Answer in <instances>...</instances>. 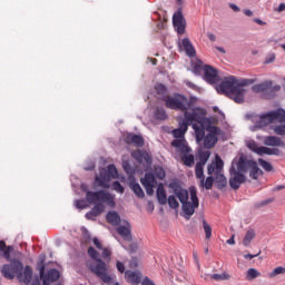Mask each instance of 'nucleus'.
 Here are the masks:
<instances>
[{"mask_svg":"<svg viewBox=\"0 0 285 285\" xmlns=\"http://www.w3.org/2000/svg\"><path fill=\"white\" fill-rule=\"evenodd\" d=\"M8 246L6 245L4 240H0V253H2V250H6Z\"/></svg>","mask_w":285,"mask_h":285,"instance_id":"nucleus-57","label":"nucleus"},{"mask_svg":"<svg viewBox=\"0 0 285 285\" xmlns=\"http://www.w3.org/2000/svg\"><path fill=\"white\" fill-rule=\"evenodd\" d=\"M76 206H77V208H80L81 210H83V208H86V202L85 200H77Z\"/></svg>","mask_w":285,"mask_h":285,"instance_id":"nucleus-51","label":"nucleus"},{"mask_svg":"<svg viewBox=\"0 0 285 285\" xmlns=\"http://www.w3.org/2000/svg\"><path fill=\"white\" fill-rule=\"evenodd\" d=\"M204 70V79L207 83H218L219 82V73L217 69L213 68L212 66L205 65L203 67Z\"/></svg>","mask_w":285,"mask_h":285,"instance_id":"nucleus-14","label":"nucleus"},{"mask_svg":"<svg viewBox=\"0 0 285 285\" xmlns=\"http://www.w3.org/2000/svg\"><path fill=\"white\" fill-rule=\"evenodd\" d=\"M223 170L224 160H222V157L216 156V161L208 165L207 173L208 175H215V181L219 190H222V188H226V184H228V180L226 179V176H224Z\"/></svg>","mask_w":285,"mask_h":285,"instance_id":"nucleus-8","label":"nucleus"},{"mask_svg":"<svg viewBox=\"0 0 285 285\" xmlns=\"http://www.w3.org/2000/svg\"><path fill=\"white\" fill-rule=\"evenodd\" d=\"M285 268L282 266H278L273 269V272L269 274V277H277V275H284Z\"/></svg>","mask_w":285,"mask_h":285,"instance_id":"nucleus-42","label":"nucleus"},{"mask_svg":"<svg viewBox=\"0 0 285 285\" xmlns=\"http://www.w3.org/2000/svg\"><path fill=\"white\" fill-rule=\"evenodd\" d=\"M203 228L205 230L206 239H210V237H213V227H210L206 220H203Z\"/></svg>","mask_w":285,"mask_h":285,"instance_id":"nucleus-36","label":"nucleus"},{"mask_svg":"<svg viewBox=\"0 0 285 285\" xmlns=\"http://www.w3.org/2000/svg\"><path fill=\"white\" fill-rule=\"evenodd\" d=\"M257 277H262V273H259V271L255 268L247 269L246 279L248 282H253V279H257Z\"/></svg>","mask_w":285,"mask_h":285,"instance_id":"nucleus-31","label":"nucleus"},{"mask_svg":"<svg viewBox=\"0 0 285 285\" xmlns=\"http://www.w3.org/2000/svg\"><path fill=\"white\" fill-rule=\"evenodd\" d=\"M140 184L144 186L147 195H155V188H157V178L155 174L147 173L144 178L140 179Z\"/></svg>","mask_w":285,"mask_h":285,"instance_id":"nucleus-13","label":"nucleus"},{"mask_svg":"<svg viewBox=\"0 0 285 285\" xmlns=\"http://www.w3.org/2000/svg\"><path fill=\"white\" fill-rule=\"evenodd\" d=\"M154 173L158 179H165L166 171L161 167H155Z\"/></svg>","mask_w":285,"mask_h":285,"instance_id":"nucleus-39","label":"nucleus"},{"mask_svg":"<svg viewBox=\"0 0 285 285\" xmlns=\"http://www.w3.org/2000/svg\"><path fill=\"white\" fill-rule=\"evenodd\" d=\"M206 124V111L202 108H194L191 112H185V117L179 121V127L173 130L175 139L171 141L173 148H177L181 155H189L190 147L186 141V132H188V126H191L196 135V141L199 144L204 141Z\"/></svg>","mask_w":285,"mask_h":285,"instance_id":"nucleus-1","label":"nucleus"},{"mask_svg":"<svg viewBox=\"0 0 285 285\" xmlns=\"http://www.w3.org/2000/svg\"><path fill=\"white\" fill-rule=\"evenodd\" d=\"M244 14H246V17H253V11H250V9H245Z\"/></svg>","mask_w":285,"mask_h":285,"instance_id":"nucleus-62","label":"nucleus"},{"mask_svg":"<svg viewBox=\"0 0 285 285\" xmlns=\"http://www.w3.org/2000/svg\"><path fill=\"white\" fill-rule=\"evenodd\" d=\"M43 262V259L38 262L37 269L39 271L40 279H42V285H50V283L59 279L60 274L56 268L49 269L46 274V264Z\"/></svg>","mask_w":285,"mask_h":285,"instance_id":"nucleus-12","label":"nucleus"},{"mask_svg":"<svg viewBox=\"0 0 285 285\" xmlns=\"http://www.w3.org/2000/svg\"><path fill=\"white\" fill-rule=\"evenodd\" d=\"M229 8H232L234 12H239L240 10L239 7H237V4H233V3L229 4Z\"/></svg>","mask_w":285,"mask_h":285,"instance_id":"nucleus-59","label":"nucleus"},{"mask_svg":"<svg viewBox=\"0 0 285 285\" xmlns=\"http://www.w3.org/2000/svg\"><path fill=\"white\" fill-rule=\"evenodd\" d=\"M156 90L159 95H164V92H166V86L164 85H158L156 86Z\"/></svg>","mask_w":285,"mask_h":285,"instance_id":"nucleus-50","label":"nucleus"},{"mask_svg":"<svg viewBox=\"0 0 285 285\" xmlns=\"http://www.w3.org/2000/svg\"><path fill=\"white\" fill-rule=\"evenodd\" d=\"M245 259H254V257H257V255H253V254H246Z\"/></svg>","mask_w":285,"mask_h":285,"instance_id":"nucleus-63","label":"nucleus"},{"mask_svg":"<svg viewBox=\"0 0 285 285\" xmlns=\"http://www.w3.org/2000/svg\"><path fill=\"white\" fill-rule=\"evenodd\" d=\"M134 159H136V161H138V164H150L151 159H150V155H148V153L138 149L136 151H134L132 154Z\"/></svg>","mask_w":285,"mask_h":285,"instance_id":"nucleus-23","label":"nucleus"},{"mask_svg":"<svg viewBox=\"0 0 285 285\" xmlns=\"http://www.w3.org/2000/svg\"><path fill=\"white\" fill-rule=\"evenodd\" d=\"M258 164L259 166L266 171V173H272L273 170V165H271V163L259 158L258 159Z\"/></svg>","mask_w":285,"mask_h":285,"instance_id":"nucleus-35","label":"nucleus"},{"mask_svg":"<svg viewBox=\"0 0 285 285\" xmlns=\"http://www.w3.org/2000/svg\"><path fill=\"white\" fill-rule=\"evenodd\" d=\"M174 193L183 206V213L185 214L186 219H190V217L195 215V208H199V198L197 197V189L191 188L189 190L191 203L188 202V190L184 188H176Z\"/></svg>","mask_w":285,"mask_h":285,"instance_id":"nucleus-7","label":"nucleus"},{"mask_svg":"<svg viewBox=\"0 0 285 285\" xmlns=\"http://www.w3.org/2000/svg\"><path fill=\"white\" fill-rule=\"evenodd\" d=\"M196 178L199 179V187L205 188V190H213V184H215V178L213 176H209L206 178L204 176V171H202V175H198L197 171H195Z\"/></svg>","mask_w":285,"mask_h":285,"instance_id":"nucleus-18","label":"nucleus"},{"mask_svg":"<svg viewBox=\"0 0 285 285\" xmlns=\"http://www.w3.org/2000/svg\"><path fill=\"white\" fill-rule=\"evenodd\" d=\"M94 245L96 246V248L101 250V242H99V238H94Z\"/></svg>","mask_w":285,"mask_h":285,"instance_id":"nucleus-53","label":"nucleus"},{"mask_svg":"<svg viewBox=\"0 0 285 285\" xmlns=\"http://www.w3.org/2000/svg\"><path fill=\"white\" fill-rule=\"evenodd\" d=\"M112 189L116 190V193H124V186H121V183H119V180L112 183Z\"/></svg>","mask_w":285,"mask_h":285,"instance_id":"nucleus-43","label":"nucleus"},{"mask_svg":"<svg viewBox=\"0 0 285 285\" xmlns=\"http://www.w3.org/2000/svg\"><path fill=\"white\" fill-rule=\"evenodd\" d=\"M238 168L240 170H244L245 174L249 170V177L250 179H259L264 173L262 169H259V166L257 165V161L255 160H248L246 157L240 156L239 157V165Z\"/></svg>","mask_w":285,"mask_h":285,"instance_id":"nucleus-11","label":"nucleus"},{"mask_svg":"<svg viewBox=\"0 0 285 285\" xmlns=\"http://www.w3.org/2000/svg\"><path fill=\"white\" fill-rule=\"evenodd\" d=\"M256 155H259L261 157L264 155H275L276 157H279L282 151L277 148L258 147Z\"/></svg>","mask_w":285,"mask_h":285,"instance_id":"nucleus-25","label":"nucleus"},{"mask_svg":"<svg viewBox=\"0 0 285 285\" xmlns=\"http://www.w3.org/2000/svg\"><path fill=\"white\" fill-rule=\"evenodd\" d=\"M1 274L6 279H19V282H22V284L30 285V282H32V267L30 265H27L23 268V263H21L19 259H13L10 262V264H6L2 266Z\"/></svg>","mask_w":285,"mask_h":285,"instance_id":"nucleus-4","label":"nucleus"},{"mask_svg":"<svg viewBox=\"0 0 285 285\" xmlns=\"http://www.w3.org/2000/svg\"><path fill=\"white\" fill-rule=\"evenodd\" d=\"M131 189L135 193L136 197H139V199H144V197H146V194H144V189H141V186L138 183H134L131 185Z\"/></svg>","mask_w":285,"mask_h":285,"instance_id":"nucleus-33","label":"nucleus"},{"mask_svg":"<svg viewBox=\"0 0 285 285\" xmlns=\"http://www.w3.org/2000/svg\"><path fill=\"white\" fill-rule=\"evenodd\" d=\"M181 161L188 168H193V166L195 165V155H193V154H189V155L188 154H183Z\"/></svg>","mask_w":285,"mask_h":285,"instance_id":"nucleus-29","label":"nucleus"},{"mask_svg":"<svg viewBox=\"0 0 285 285\" xmlns=\"http://www.w3.org/2000/svg\"><path fill=\"white\" fill-rule=\"evenodd\" d=\"M247 148H249V150H252L253 153L257 154V150L259 149V145H257V142L254 140H250L249 142H247Z\"/></svg>","mask_w":285,"mask_h":285,"instance_id":"nucleus-44","label":"nucleus"},{"mask_svg":"<svg viewBox=\"0 0 285 285\" xmlns=\"http://www.w3.org/2000/svg\"><path fill=\"white\" fill-rule=\"evenodd\" d=\"M96 183L98 186H100V188H110V184H108L106 179L100 178L99 176H96Z\"/></svg>","mask_w":285,"mask_h":285,"instance_id":"nucleus-40","label":"nucleus"},{"mask_svg":"<svg viewBox=\"0 0 285 285\" xmlns=\"http://www.w3.org/2000/svg\"><path fill=\"white\" fill-rule=\"evenodd\" d=\"M173 23L178 35H184V32H186V19H184L181 11L174 13Z\"/></svg>","mask_w":285,"mask_h":285,"instance_id":"nucleus-16","label":"nucleus"},{"mask_svg":"<svg viewBox=\"0 0 285 285\" xmlns=\"http://www.w3.org/2000/svg\"><path fill=\"white\" fill-rule=\"evenodd\" d=\"M168 206L171 207L174 210L179 207V202H177V198L171 195L168 197Z\"/></svg>","mask_w":285,"mask_h":285,"instance_id":"nucleus-38","label":"nucleus"},{"mask_svg":"<svg viewBox=\"0 0 285 285\" xmlns=\"http://www.w3.org/2000/svg\"><path fill=\"white\" fill-rule=\"evenodd\" d=\"M86 200L88 204H95L92 209L86 214L87 219L95 220L99 215H101L106 210V204L109 208H115V195L106 191V190H98V191H90L87 190L86 193Z\"/></svg>","mask_w":285,"mask_h":285,"instance_id":"nucleus-3","label":"nucleus"},{"mask_svg":"<svg viewBox=\"0 0 285 285\" xmlns=\"http://www.w3.org/2000/svg\"><path fill=\"white\" fill-rule=\"evenodd\" d=\"M254 23H257L258 26H266V22L262 21L259 18H255Z\"/></svg>","mask_w":285,"mask_h":285,"instance_id":"nucleus-58","label":"nucleus"},{"mask_svg":"<svg viewBox=\"0 0 285 285\" xmlns=\"http://www.w3.org/2000/svg\"><path fill=\"white\" fill-rule=\"evenodd\" d=\"M125 144L137 146V148H144V137L137 134H128L125 137Z\"/></svg>","mask_w":285,"mask_h":285,"instance_id":"nucleus-20","label":"nucleus"},{"mask_svg":"<svg viewBox=\"0 0 285 285\" xmlns=\"http://www.w3.org/2000/svg\"><path fill=\"white\" fill-rule=\"evenodd\" d=\"M273 87V81H265L252 87L253 92H266L269 88Z\"/></svg>","mask_w":285,"mask_h":285,"instance_id":"nucleus-28","label":"nucleus"},{"mask_svg":"<svg viewBox=\"0 0 285 285\" xmlns=\"http://www.w3.org/2000/svg\"><path fill=\"white\" fill-rule=\"evenodd\" d=\"M207 37L209 41H217V36H215V33H207Z\"/></svg>","mask_w":285,"mask_h":285,"instance_id":"nucleus-56","label":"nucleus"},{"mask_svg":"<svg viewBox=\"0 0 285 285\" xmlns=\"http://www.w3.org/2000/svg\"><path fill=\"white\" fill-rule=\"evenodd\" d=\"M250 83H255V80H237L235 76H229L217 87V92H219V95H226V97H229L235 104H244V98L246 97V89H244V87L250 86Z\"/></svg>","mask_w":285,"mask_h":285,"instance_id":"nucleus-2","label":"nucleus"},{"mask_svg":"<svg viewBox=\"0 0 285 285\" xmlns=\"http://www.w3.org/2000/svg\"><path fill=\"white\" fill-rule=\"evenodd\" d=\"M13 250L12 246H7L2 253H3V257L4 259H7L8 262H10V253Z\"/></svg>","mask_w":285,"mask_h":285,"instance_id":"nucleus-45","label":"nucleus"},{"mask_svg":"<svg viewBox=\"0 0 285 285\" xmlns=\"http://www.w3.org/2000/svg\"><path fill=\"white\" fill-rule=\"evenodd\" d=\"M164 101L166 108H169V110H179L180 112H184V117H186V112H193V110H195L197 98H188L181 94H174L171 96H166Z\"/></svg>","mask_w":285,"mask_h":285,"instance_id":"nucleus-6","label":"nucleus"},{"mask_svg":"<svg viewBox=\"0 0 285 285\" xmlns=\"http://www.w3.org/2000/svg\"><path fill=\"white\" fill-rule=\"evenodd\" d=\"M246 183V171L239 168V159L235 164H232L229 169V186L233 190H239L242 184Z\"/></svg>","mask_w":285,"mask_h":285,"instance_id":"nucleus-9","label":"nucleus"},{"mask_svg":"<svg viewBox=\"0 0 285 285\" xmlns=\"http://www.w3.org/2000/svg\"><path fill=\"white\" fill-rule=\"evenodd\" d=\"M89 257L94 261H88L86 263L87 268L94 274L97 275L104 284H111L112 277L108 274V264L104 259L99 258V252L95 247H89L87 250Z\"/></svg>","mask_w":285,"mask_h":285,"instance_id":"nucleus-5","label":"nucleus"},{"mask_svg":"<svg viewBox=\"0 0 285 285\" xmlns=\"http://www.w3.org/2000/svg\"><path fill=\"white\" fill-rule=\"evenodd\" d=\"M125 279L128 284L139 285L141 284V274L139 272L127 271L125 272Z\"/></svg>","mask_w":285,"mask_h":285,"instance_id":"nucleus-21","label":"nucleus"},{"mask_svg":"<svg viewBox=\"0 0 285 285\" xmlns=\"http://www.w3.org/2000/svg\"><path fill=\"white\" fill-rule=\"evenodd\" d=\"M156 197L160 206H166V204H168V198H166V189L164 188V184L158 185Z\"/></svg>","mask_w":285,"mask_h":285,"instance_id":"nucleus-24","label":"nucleus"},{"mask_svg":"<svg viewBox=\"0 0 285 285\" xmlns=\"http://www.w3.org/2000/svg\"><path fill=\"white\" fill-rule=\"evenodd\" d=\"M181 43L186 55L188 57H195L196 51H195V47H193V43L190 42V39L184 38Z\"/></svg>","mask_w":285,"mask_h":285,"instance_id":"nucleus-26","label":"nucleus"},{"mask_svg":"<svg viewBox=\"0 0 285 285\" xmlns=\"http://www.w3.org/2000/svg\"><path fill=\"white\" fill-rule=\"evenodd\" d=\"M154 117L158 121H165V119H168V114H166L164 108H157L154 112Z\"/></svg>","mask_w":285,"mask_h":285,"instance_id":"nucleus-32","label":"nucleus"},{"mask_svg":"<svg viewBox=\"0 0 285 285\" xmlns=\"http://www.w3.org/2000/svg\"><path fill=\"white\" fill-rule=\"evenodd\" d=\"M202 70H203V68H202V66H199V65H196V66L194 67V72H195V75H199V73L202 72Z\"/></svg>","mask_w":285,"mask_h":285,"instance_id":"nucleus-54","label":"nucleus"},{"mask_svg":"<svg viewBox=\"0 0 285 285\" xmlns=\"http://www.w3.org/2000/svg\"><path fill=\"white\" fill-rule=\"evenodd\" d=\"M117 233L120 235L121 238L126 239L127 242L132 240V234L130 233V223L126 222L125 225L118 226Z\"/></svg>","mask_w":285,"mask_h":285,"instance_id":"nucleus-22","label":"nucleus"},{"mask_svg":"<svg viewBox=\"0 0 285 285\" xmlns=\"http://www.w3.org/2000/svg\"><path fill=\"white\" fill-rule=\"evenodd\" d=\"M116 268L119 273H126V265H124V263L117 261L116 263Z\"/></svg>","mask_w":285,"mask_h":285,"instance_id":"nucleus-49","label":"nucleus"},{"mask_svg":"<svg viewBox=\"0 0 285 285\" xmlns=\"http://www.w3.org/2000/svg\"><path fill=\"white\" fill-rule=\"evenodd\" d=\"M275 61V55H269L268 58L266 59V63H273Z\"/></svg>","mask_w":285,"mask_h":285,"instance_id":"nucleus-55","label":"nucleus"},{"mask_svg":"<svg viewBox=\"0 0 285 285\" xmlns=\"http://www.w3.org/2000/svg\"><path fill=\"white\" fill-rule=\"evenodd\" d=\"M227 244H229V246H234V244H235V235H232V237L229 239H227Z\"/></svg>","mask_w":285,"mask_h":285,"instance_id":"nucleus-60","label":"nucleus"},{"mask_svg":"<svg viewBox=\"0 0 285 285\" xmlns=\"http://www.w3.org/2000/svg\"><path fill=\"white\" fill-rule=\"evenodd\" d=\"M107 173L111 176V179H117V177H119L117 167L115 165H108Z\"/></svg>","mask_w":285,"mask_h":285,"instance_id":"nucleus-37","label":"nucleus"},{"mask_svg":"<svg viewBox=\"0 0 285 285\" xmlns=\"http://www.w3.org/2000/svg\"><path fill=\"white\" fill-rule=\"evenodd\" d=\"M273 121L285 124V109L278 108L262 115L257 124L261 128H264V126H269Z\"/></svg>","mask_w":285,"mask_h":285,"instance_id":"nucleus-10","label":"nucleus"},{"mask_svg":"<svg viewBox=\"0 0 285 285\" xmlns=\"http://www.w3.org/2000/svg\"><path fill=\"white\" fill-rule=\"evenodd\" d=\"M285 10V3H281L277 8V12H284Z\"/></svg>","mask_w":285,"mask_h":285,"instance_id":"nucleus-61","label":"nucleus"},{"mask_svg":"<svg viewBox=\"0 0 285 285\" xmlns=\"http://www.w3.org/2000/svg\"><path fill=\"white\" fill-rule=\"evenodd\" d=\"M264 146L276 148H285V142L278 136H266L263 140Z\"/></svg>","mask_w":285,"mask_h":285,"instance_id":"nucleus-19","label":"nucleus"},{"mask_svg":"<svg viewBox=\"0 0 285 285\" xmlns=\"http://www.w3.org/2000/svg\"><path fill=\"white\" fill-rule=\"evenodd\" d=\"M274 132H275V135H278L279 137H284L285 136V125H277L276 127H274Z\"/></svg>","mask_w":285,"mask_h":285,"instance_id":"nucleus-41","label":"nucleus"},{"mask_svg":"<svg viewBox=\"0 0 285 285\" xmlns=\"http://www.w3.org/2000/svg\"><path fill=\"white\" fill-rule=\"evenodd\" d=\"M141 285H155V282H153L150 278L145 277L141 282Z\"/></svg>","mask_w":285,"mask_h":285,"instance_id":"nucleus-52","label":"nucleus"},{"mask_svg":"<svg viewBox=\"0 0 285 285\" xmlns=\"http://www.w3.org/2000/svg\"><path fill=\"white\" fill-rule=\"evenodd\" d=\"M186 86L188 87V88H195V83H193V82H190V81H186Z\"/></svg>","mask_w":285,"mask_h":285,"instance_id":"nucleus-64","label":"nucleus"},{"mask_svg":"<svg viewBox=\"0 0 285 285\" xmlns=\"http://www.w3.org/2000/svg\"><path fill=\"white\" fill-rule=\"evenodd\" d=\"M206 124H208V119L206 118V121L204 122V128H206ZM219 134H213V132H209V134H205L203 139H204V147L207 148V149H210V148H215V146H217V141H219Z\"/></svg>","mask_w":285,"mask_h":285,"instance_id":"nucleus-17","label":"nucleus"},{"mask_svg":"<svg viewBox=\"0 0 285 285\" xmlns=\"http://www.w3.org/2000/svg\"><path fill=\"white\" fill-rule=\"evenodd\" d=\"M253 239H255V229H249L247 230L244 239H243V246H250V242H253Z\"/></svg>","mask_w":285,"mask_h":285,"instance_id":"nucleus-30","label":"nucleus"},{"mask_svg":"<svg viewBox=\"0 0 285 285\" xmlns=\"http://www.w3.org/2000/svg\"><path fill=\"white\" fill-rule=\"evenodd\" d=\"M210 150H199L198 151V159L199 161L196 164L195 173H198V175L202 176V171H204V167L206 164H208V160L210 159Z\"/></svg>","mask_w":285,"mask_h":285,"instance_id":"nucleus-15","label":"nucleus"},{"mask_svg":"<svg viewBox=\"0 0 285 285\" xmlns=\"http://www.w3.org/2000/svg\"><path fill=\"white\" fill-rule=\"evenodd\" d=\"M106 219L108 224H111V226H119L121 223V217H119L117 212H109L106 216Z\"/></svg>","mask_w":285,"mask_h":285,"instance_id":"nucleus-27","label":"nucleus"},{"mask_svg":"<svg viewBox=\"0 0 285 285\" xmlns=\"http://www.w3.org/2000/svg\"><path fill=\"white\" fill-rule=\"evenodd\" d=\"M112 255V252L110 248H104L102 249V258L104 259H110V256Z\"/></svg>","mask_w":285,"mask_h":285,"instance_id":"nucleus-48","label":"nucleus"},{"mask_svg":"<svg viewBox=\"0 0 285 285\" xmlns=\"http://www.w3.org/2000/svg\"><path fill=\"white\" fill-rule=\"evenodd\" d=\"M210 278L215 279V282H226V279H230V275H228L227 273L213 274Z\"/></svg>","mask_w":285,"mask_h":285,"instance_id":"nucleus-34","label":"nucleus"},{"mask_svg":"<svg viewBox=\"0 0 285 285\" xmlns=\"http://www.w3.org/2000/svg\"><path fill=\"white\" fill-rule=\"evenodd\" d=\"M99 177L102 178V179H106L108 184L110 183V179H112L111 176L107 173L106 169L100 170V176Z\"/></svg>","mask_w":285,"mask_h":285,"instance_id":"nucleus-46","label":"nucleus"},{"mask_svg":"<svg viewBox=\"0 0 285 285\" xmlns=\"http://www.w3.org/2000/svg\"><path fill=\"white\" fill-rule=\"evenodd\" d=\"M122 168H124L125 173H127L128 175H130L132 173V167H130V163H128V161L122 163Z\"/></svg>","mask_w":285,"mask_h":285,"instance_id":"nucleus-47","label":"nucleus"}]
</instances>
